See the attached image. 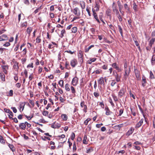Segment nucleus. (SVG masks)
I'll list each match as a JSON object with an SVG mask.
<instances>
[{
    "mask_svg": "<svg viewBox=\"0 0 155 155\" xmlns=\"http://www.w3.org/2000/svg\"><path fill=\"white\" fill-rule=\"evenodd\" d=\"M69 87L70 85L68 84H67L65 85V88L67 91H69L70 90Z\"/></svg>",
    "mask_w": 155,
    "mask_h": 155,
    "instance_id": "36",
    "label": "nucleus"
},
{
    "mask_svg": "<svg viewBox=\"0 0 155 155\" xmlns=\"http://www.w3.org/2000/svg\"><path fill=\"white\" fill-rule=\"evenodd\" d=\"M146 82H147L146 81V78L144 76H143L142 77L141 83H142V86L143 87H144L145 86L146 83Z\"/></svg>",
    "mask_w": 155,
    "mask_h": 155,
    "instance_id": "12",
    "label": "nucleus"
},
{
    "mask_svg": "<svg viewBox=\"0 0 155 155\" xmlns=\"http://www.w3.org/2000/svg\"><path fill=\"white\" fill-rule=\"evenodd\" d=\"M71 88L72 93H75V91L74 88L73 86H71Z\"/></svg>",
    "mask_w": 155,
    "mask_h": 155,
    "instance_id": "60",
    "label": "nucleus"
},
{
    "mask_svg": "<svg viewBox=\"0 0 155 155\" xmlns=\"http://www.w3.org/2000/svg\"><path fill=\"white\" fill-rule=\"evenodd\" d=\"M11 108L13 112L15 113L17 112V110L15 107H12Z\"/></svg>",
    "mask_w": 155,
    "mask_h": 155,
    "instance_id": "63",
    "label": "nucleus"
},
{
    "mask_svg": "<svg viewBox=\"0 0 155 155\" xmlns=\"http://www.w3.org/2000/svg\"><path fill=\"white\" fill-rule=\"evenodd\" d=\"M124 111L123 109H121L119 110V114L118 115V116H121V114L123 113Z\"/></svg>",
    "mask_w": 155,
    "mask_h": 155,
    "instance_id": "50",
    "label": "nucleus"
},
{
    "mask_svg": "<svg viewBox=\"0 0 155 155\" xmlns=\"http://www.w3.org/2000/svg\"><path fill=\"white\" fill-rule=\"evenodd\" d=\"M86 10L87 11V12L88 14V15L89 16H90V17L91 16V13L90 12V11L88 6L87 7L86 9Z\"/></svg>",
    "mask_w": 155,
    "mask_h": 155,
    "instance_id": "47",
    "label": "nucleus"
},
{
    "mask_svg": "<svg viewBox=\"0 0 155 155\" xmlns=\"http://www.w3.org/2000/svg\"><path fill=\"white\" fill-rule=\"evenodd\" d=\"M40 35L38 36L36 39V42L37 43H39L41 42V40L40 38Z\"/></svg>",
    "mask_w": 155,
    "mask_h": 155,
    "instance_id": "43",
    "label": "nucleus"
},
{
    "mask_svg": "<svg viewBox=\"0 0 155 155\" xmlns=\"http://www.w3.org/2000/svg\"><path fill=\"white\" fill-rule=\"evenodd\" d=\"M10 45V44L9 42H7L5 44H4L3 45L5 47H8Z\"/></svg>",
    "mask_w": 155,
    "mask_h": 155,
    "instance_id": "62",
    "label": "nucleus"
},
{
    "mask_svg": "<svg viewBox=\"0 0 155 155\" xmlns=\"http://www.w3.org/2000/svg\"><path fill=\"white\" fill-rule=\"evenodd\" d=\"M77 64L78 61L75 59H73L71 61L70 64L71 66L73 68Z\"/></svg>",
    "mask_w": 155,
    "mask_h": 155,
    "instance_id": "6",
    "label": "nucleus"
},
{
    "mask_svg": "<svg viewBox=\"0 0 155 155\" xmlns=\"http://www.w3.org/2000/svg\"><path fill=\"white\" fill-rule=\"evenodd\" d=\"M9 117L11 119L13 120L14 121L15 123H17L18 122V120L16 118H13L12 117H10L9 115Z\"/></svg>",
    "mask_w": 155,
    "mask_h": 155,
    "instance_id": "42",
    "label": "nucleus"
},
{
    "mask_svg": "<svg viewBox=\"0 0 155 155\" xmlns=\"http://www.w3.org/2000/svg\"><path fill=\"white\" fill-rule=\"evenodd\" d=\"M127 61H126L124 63V70L125 69H127Z\"/></svg>",
    "mask_w": 155,
    "mask_h": 155,
    "instance_id": "61",
    "label": "nucleus"
},
{
    "mask_svg": "<svg viewBox=\"0 0 155 155\" xmlns=\"http://www.w3.org/2000/svg\"><path fill=\"white\" fill-rule=\"evenodd\" d=\"M0 77L2 81H5V75L3 73H0Z\"/></svg>",
    "mask_w": 155,
    "mask_h": 155,
    "instance_id": "21",
    "label": "nucleus"
},
{
    "mask_svg": "<svg viewBox=\"0 0 155 155\" xmlns=\"http://www.w3.org/2000/svg\"><path fill=\"white\" fill-rule=\"evenodd\" d=\"M8 38L6 35L3 34L0 36V41H6L8 40Z\"/></svg>",
    "mask_w": 155,
    "mask_h": 155,
    "instance_id": "5",
    "label": "nucleus"
},
{
    "mask_svg": "<svg viewBox=\"0 0 155 155\" xmlns=\"http://www.w3.org/2000/svg\"><path fill=\"white\" fill-rule=\"evenodd\" d=\"M155 41V38H152L149 41V45L150 46V47L151 46L152 47V45L153 44Z\"/></svg>",
    "mask_w": 155,
    "mask_h": 155,
    "instance_id": "17",
    "label": "nucleus"
},
{
    "mask_svg": "<svg viewBox=\"0 0 155 155\" xmlns=\"http://www.w3.org/2000/svg\"><path fill=\"white\" fill-rule=\"evenodd\" d=\"M34 67L33 64L32 63L31 64H29L27 66V68H33Z\"/></svg>",
    "mask_w": 155,
    "mask_h": 155,
    "instance_id": "54",
    "label": "nucleus"
},
{
    "mask_svg": "<svg viewBox=\"0 0 155 155\" xmlns=\"http://www.w3.org/2000/svg\"><path fill=\"white\" fill-rule=\"evenodd\" d=\"M133 9L135 11V12H137V6L136 4V3L134 2L133 4Z\"/></svg>",
    "mask_w": 155,
    "mask_h": 155,
    "instance_id": "31",
    "label": "nucleus"
},
{
    "mask_svg": "<svg viewBox=\"0 0 155 155\" xmlns=\"http://www.w3.org/2000/svg\"><path fill=\"white\" fill-rule=\"evenodd\" d=\"M42 114L44 116H47L48 115V112L47 111H44L42 113Z\"/></svg>",
    "mask_w": 155,
    "mask_h": 155,
    "instance_id": "51",
    "label": "nucleus"
},
{
    "mask_svg": "<svg viewBox=\"0 0 155 155\" xmlns=\"http://www.w3.org/2000/svg\"><path fill=\"white\" fill-rule=\"evenodd\" d=\"M25 105V103L24 102H21L20 103V110L21 112V109H22V110L21 111H22L23 110H24V106Z\"/></svg>",
    "mask_w": 155,
    "mask_h": 155,
    "instance_id": "14",
    "label": "nucleus"
},
{
    "mask_svg": "<svg viewBox=\"0 0 155 155\" xmlns=\"http://www.w3.org/2000/svg\"><path fill=\"white\" fill-rule=\"evenodd\" d=\"M55 122V125L56 128H58L61 127V125L60 124L56 123V122Z\"/></svg>",
    "mask_w": 155,
    "mask_h": 155,
    "instance_id": "52",
    "label": "nucleus"
},
{
    "mask_svg": "<svg viewBox=\"0 0 155 155\" xmlns=\"http://www.w3.org/2000/svg\"><path fill=\"white\" fill-rule=\"evenodd\" d=\"M2 67L3 70V72L5 74L7 73L6 70L8 69V66L6 65H2Z\"/></svg>",
    "mask_w": 155,
    "mask_h": 155,
    "instance_id": "15",
    "label": "nucleus"
},
{
    "mask_svg": "<svg viewBox=\"0 0 155 155\" xmlns=\"http://www.w3.org/2000/svg\"><path fill=\"white\" fill-rule=\"evenodd\" d=\"M32 28L31 27H30L27 28V32L29 36L30 35V33L32 31Z\"/></svg>",
    "mask_w": 155,
    "mask_h": 155,
    "instance_id": "23",
    "label": "nucleus"
},
{
    "mask_svg": "<svg viewBox=\"0 0 155 155\" xmlns=\"http://www.w3.org/2000/svg\"><path fill=\"white\" fill-rule=\"evenodd\" d=\"M93 15L94 18L95 19L98 23H100V21L98 19L97 15L96 12H94V10L93 9Z\"/></svg>",
    "mask_w": 155,
    "mask_h": 155,
    "instance_id": "3",
    "label": "nucleus"
},
{
    "mask_svg": "<svg viewBox=\"0 0 155 155\" xmlns=\"http://www.w3.org/2000/svg\"><path fill=\"white\" fill-rule=\"evenodd\" d=\"M100 14H102V15H99V18L100 19V20L102 21V22H103V24L104 25V24H105V23L104 21L103 20V19L102 18L103 13L102 12H101L100 13Z\"/></svg>",
    "mask_w": 155,
    "mask_h": 155,
    "instance_id": "32",
    "label": "nucleus"
},
{
    "mask_svg": "<svg viewBox=\"0 0 155 155\" xmlns=\"http://www.w3.org/2000/svg\"><path fill=\"white\" fill-rule=\"evenodd\" d=\"M151 61L152 65H153L155 63V54L153 55L151 59Z\"/></svg>",
    "mask_w": 155,
    "mask_h": 155,
    "instance_id": "22",
    "label": "nucleus"
},
{
    "mask_svg": "<svg viewBox=\"0 0 155 155\" xmlns=\"http://www.w3.org/2000/svg\"><path fill=\"white\" fill-rule=\"evenodd\" d=\"M125 90L124 89H121L119 91L118 95L120 97H122L124 96V94L125 93Z\"/></svg>",
    "mask_w": 155,
    "mask_h": 155,
    "instance_id": "9",
    "label": "nucleus"
},
{
    "mask_svg": "<svg viewBox=\"0 0 155 155\" xmlns=\"http://www.w3.org/2000/svg\"><path fill=\"white\" fill-rule=\"evenodd\" d=\"M75 134L73 132L72 133L71 135V139L72 140H73L75 138Z\"/></svg>",
    "mask_w": 155,
    "mask_h": 155,
    "instance_id": "58",
    "label": "nucleus"
},
{
    "mask_svg": "<svg viewBox=\"0 0 155 155\" xmlns=\"http://www.w3.org/2000/svg\"><path fill=\"white\" fill-rule=\"evenodd\" d=\"M135 74L137 80H140L141 79L140 74L139 71L137 69H134Z\"/></svg>",
    "mask_w": 155,
    "mask_h": 155,
    "instance_id": "2",
    "label": "nucleus"
},
{
    "mask_svg": "<svg viewBox=\"0 0 155 155\" xmlns=\"http://www.w3.org/2000/svg\"><path fill=\"white\" fill-rule=\"evenodd\" d=\"M123 126V124H121L115 126V127H118V129H120L121 127H122Z\"/></svg>",
    "mask_w": 155,
    "mask_h": 155,
    "instance_id": "57",
    "label": "nucleus"
},
{
    "mask_svg": "<svg viewBox=\"0 0 155 155\" xmlns=\"http://www.w3.org/2000/svg\"><path fill=\"white\" fill-rule=\"evenodd\" d=\"M13 91L12 90H10L8 94H7L8 96H12L13 94Z\"/></svg>",
    "mask_w": 155,
    "mask_h": 155,
    "instance_id": "46",
    "label": "nucleus"
},
{
    "mask_svg": "<svg viewBox=\"0 0 155 155\" xmlns=\"http://www.w3.org/2000/svg\"><path fill=\"white\" fill-rule=\"evenodd\" d=\"M13 67L15 69H16L17 71H18V69L19 68V67L18 66V64H15L14 65Z\"/></svg>",
    "mask_w": 155,
    "mask_h": 155,
    "instance_id": "48",
    "label": "nucleus"
},
{
    "mask_svg": "<svg viewBox=\"0 0 155 155\" xmlns=\"http://www.w3.org/2000/svg\"><path fill=\"white\" fill-rule=\"evenodd\" d=\"M4 110L5 112L9 113L12 116V117L13 116V113L10 110L5 108Z\"/></svg>",
    "mask_w": 155,
    "mask_h": 155,
    "instance_id": "19",
    "label": "nucleus"
},
{
    "mask_svg": "<svg viewBox=\"0 0 155 155\" xmlns=\"http://www.w3.org/2000/svg\"><path fill=\"white\" fill-rule=\"evenodd\" d=\"M73 12L77 16H79L80 15V10L78 7H76L74 9Z\"/></svg>",
    "mask_w": 155,
    "mask_h": 155,
    "instance_id": "4",
    "label": "nucleus"
},
{
    "mask_svg": "<svg viewBox=\"0 0 155 155\" xmlns=\"http://www.w3.org/2000/svg\"><path fill=\"white\" fill-rule=\"evenodd\" d=\"M115 78L117 82H119L120 81V77L119 76H118L117 75V74L115 76Z\"/></svg>",
    "mask_w": 155,
    "mask_h": 155,
    "instance_id": "55",
    "label": "nucleus"
},
{
    "mask_svg": "<svg viewBox=\"0 0 155 155\" xmlns=\"http://www.w3.org/2000/svg\"><path fill=\"white\" fill-rule=\"evenodd\" d=\"M77 28L76 27H74L71 29L72 32L73 33H75L77 31Z\"/></svg>",
    "mask_w": 155,
    "mask_h": 155,
    "instance_id": "39",
    "label": "nucleus"
},
{
    "mask_svg": "<svg viewBox=\"0 0 155 155\" xmlns=\"http://www.w3.org/2000/svg\"><path fill=\"white\" fill-rule=\"evenodd\" d=\"M80 5L82 9H84L85 8V4L84 2H82L80 3Z\"/></svg>",
    "mask_w": 155,
    "mask_h": 155,
    "instance_id": "38",
    "label": "nucleus"
},
{
    "mask_svg": "<svg viewBox=\"0 0 155 155\" xmlns=\"http://www.w3.org/2000/svg\"><path fill=\"white\" fill-rule=\"evenodd\" d=\"M61 117L62 119L64 121H66L68 119V117L65 114H62Z\"/></svg>",
    "mask_w": 155,
    "mask_h": 155,
    "instance_id": "29",
    "label": "nucleus"
},
{
    "mask_svg": "<svg viewBox=\"0 0 155 155\" xmlns=\"http://www.w3.org/2000/svg\"><path fill=\"white\" fill-rule=\"evenodd\" d=\"M8 146L11 150L13 151L14 152L15 150V148L14 147V146L12 144L8 143Z\"/></svg>",
    "mask_w": 155,
    "mask_h": 155,
    "instance_id": "18",
    "label": "nucleus"
},
{
    "mask_svg": "<svg viewBox=\"0 0 155 155\" xmlns=\"http://www.w3.org/2000/svg\"><path fill=\"white\" fill-rule=\"evenodd\" d=\"M78 55V56L79 58H83V52L81 51H80L79 52Z\"/></svg>",
    "mask_w": 155,
    "mask_h": 155,
    "instance_id": "37",
    "label": "nucleus"
},
{
    "mask_svg": "<svg viewBox=\"0 0 155 155\" xmlns=\"http://www.w3.org/2000/svg\"><path fill=\"white\" fill-rule=\"evenodd\" d=\"M143 121V119H141L136 124L135 128L136 129L139 128L142 125Z\"/></svg>",
    "mask_w": 155,
    "mask_h": 155,
    "instance_id": "7",
    "label": "nucleus"
},
{
    "mask_svg": "<svg viewBox=\"0 0 155 155\" xmlns=\"http://www.w3.org/2000/svg\"><path fill=\"white\" fill-rule=\"evenodd\" d=\"M124 9L127 10V12H128L130 10V9L129 7L128 6L127 4L126 3L124 4Z\"/></svg>",
    "mask_w": 155,
    "mask_h": 155,
    "instance_id": "25",
    "label": "nucleus"
},
{
    "mask_svg": "<svg viewBox=\"0 0 155 155\" xmlns=\"http://www.w3.org/2000/svg\"><path fill=\"white\" fill-rule=\"evenodd\" d=\"M93 150V148L92 147H91L90 148L87 149L86 150V153H90L91 152H92Z\"/></svg>",
    "mask_w": 155,
    "mask_h": 155,
    "instance_id": "40",
    "label": "nucleus"
},
{
    "mask_svg": "<svg viewBox=\"0 0 155 155\" xmlns=\"http://www.w3.org/2000/svg\"><path fill=\"white\" fill-rule=\"evenodd\" d=\"M94 8L92 9L93 12V9L94 10V12H96L99 11L100 8V5L98 2H95L94 4Z\"/></svg>",
    "mask_w": 155,
    "mask_h": 155,
    "instance_id": "1",
    "label": "nucleus"
},
{
    "mask_svg": "<svg viewBox=\"0 0 155 155\" xmlns=\"http://www.w3.org/2000/svg\"><path fill=\"white\" fill-rule=\"evenodd\" d=\"M91 120L90 118H87L84 121V124L85 125H87L88 124V122Z\"/></svg>",
    "mask_w": 155,
    "mask_h": 155,
    "instance_id": "49",
    "label": "nucleus"
},
{
    "mask_svg": "<svg viewBox=\"0 0 155 155\" xmlns=\"http://www.w3.org/2000/svg\"><path fill=\"white\" fill-rule=\"evenodd\" d=\"M105 110L106 111L105 114L107 115H109L112 113L107 107H105Z\"/></svg>",
    "mask_w": 155,
    "mask_h": 155,
    "instance_id": "10",
    "label": "nucleus"
},
{
    "mask_svg": "<svg viewBox=\"0 0 155 155\" xmlns=\"http://www.w3.org/2000/svg\"><path fill=\"white\" fill-rule=\"evenodd\" d=\"M150 79H154L155 78L152 72V71H150Z\"/></svg>",
    "mask_w": 155,
    "mask_h": 155,
    "instance_id": "45",
    "label": "nucleus"
},
{
    "mask_svg": "<svg viewBox=\"0 0 155 155\" xmlns=\"http://www.w3.org/2000/svg\"><path fill=\"white\" fill-rule=\"evenodd\" d=\"M94 46V45H90V46L88 47L87 48H85V52H87L92 47H93Z\"/></svg>",
    "mask_w": 155,
    "mask_h": 155,
    "instance_id": "35",
    "label": "nucleus"
},
{
    "mask_svg": "<svg viewBox=\"0 0 155 155\" xmlns=\"http://www.w3.org/2000/svg\"><path fill=\"white\" fill-rule=\"evenodd\" d=\"M42 139L44 140V141H46V139H47L48 140H51V139L48 137H46L45 136H44V137H41Z\"/></svg>",
    "mask_w": 155,
    "mask_h": 155,
    "instance_id": "44",
    "label": "nucleus"
},
{
    "mask_svg": "<svg viewBox=\"0 0 155 155\" xmlns=\"http://www.w3.org/2000/svg\"><path fill=\"white\" fill-rule=\"evenodd\" d=\"M111 13V10L110 9H108L106 11V13L107 15L111 19V15L110 14Z\"/></svg>",
    "mask_w": 155,
    "mask_h": 155,
    "instance_id": "16",
    "label": "nucleus"
},
{
    "mask_svg": "<svg viewBox=\"0 0 155 155\" xmlns=\"http://www.w3.org/2000/svg\"><path fill=\"white\" fill-rule=\"evenodd\" d=\"M78 78L77 77L74 78L72 80V84L74 86H76L78 82Z\"/></svg>",
    "mask_w": 155,
    "mask_h": 155,
    "instance_id": "8",
    "label": "nucleus"
},
{
    "mask_svg": "<svg viewBox=\"0 0 155 155\" xmlns=\"http://www.w3.org/2000/svg\"><path fill=\"white\" fill-rule=\"evenodd\" d=\"M33 78V74H30L29 77V79L30 81H31Z\"/></svg>",
    "mask_w": 155,
    "mask_h": 155,
    "instance_id": "64",
    "label": "nucleus"
},
{
    "mask_svg": "<svg viewBox=\"0 0 155 155\" xmlns=\"http://www.w3.org/2000/svg\"><path fill=\"white\" fill-rule=\"evenodd\" d=\"M66 33L65 30V29H63L61 32V34L59 35L60 37L61 38H62L64 36V35Z\"/></svg>",
    "mask_w": 155,
    "mask_h": 155,
    "instance_id": "27",
    "label": "nucleus"
},
{
    "mask_svg": "<svg viewBox=\"0 0 155 155\" xmlns=\"http://www.w3.org/2000/svg\"><path fill=\"white\" fill-rule=\"evenodd\" d=\"M87 136L85 135L84 136L83 140V143L84 144H87Z\"/></svg>",
    "mask_w": 155,
    "mask_h": 155,
    "instance_id": "28",
    "label": "nucleus"
},
{
    "mask_svg": "<svg viewBox=\"0 0 155 155\" xmlns=\"http://www.w3.org/2000/svg\"><path fill=\"white\" fill-rule=\"evenodd\" d=\"M102 71L100 69H99L96 70L95 71H94L92 73L93 74L95 72L96 74H99L101 73Z\"/></svg>",
    "mask_w": 155,
    "mask_h": 155,
    "instance_id": "34",
    "label": "nucleus"
},
{
    "mask_svg": "<svg viewBox=\"0 0 155 155\" xmlns=\"http://www.w3.org/2000/svg\"><path fill=\"white\" fill-rule=\"evenodd\" d=\"M27 26V23L26 21L22 23L21 25V28H26Z\"/></svg>",
    "mask_w": 155,
    "mask_h": 155,
    "instance_id": "33",
    "label": "nucleus"
},
{
    "mask_svg": "<svg viewBox=\"0 0 155 155\" xmlns=\"http://www.w3.org/2000/svg\"><path fill=\"white\" fill-rule=\"evenodd\" d=\"M102 68L104 70H106L107 69V65L105 64L102 66Z\"/></svg>",
    "mask_w": 155,
    "mask_h": 155,
    "instance_id": "53",
    "label": "nucleus"
},
{
    "mask_svg": "<svg viewBox=\"0 0 155 155\" xmlns=\"http://www.w3.org/2000/svg\"><path fill=\"white\" fill-rule=\"evenodd\" d=\"M113 12L116 13V15H118L119 14V12L117 8V7L112 8Z\"/></svg>",
    "mask_w": 155,
    "mask_h": 155,
    "instance_id": "24",
    "label": "nucleus"
},
{
    "mask_svg": "<svg viewBox=\"0 0 155 155\" xmlns=\"http://www.w3.org/2000/svg\"><path fill=\"white\" fill-rule=\"evenodd\" d=\"M6 140L4 139L3 137L0 135V142L1 143L4 144L5 143Z\"/></svg>",
    "mask_w": 155,
    "mask_h": 155,
    "instance_id": "20",
    "label": "nucleus"
},
{
    "mask_svg": "<svg viewBox=\"0 0 155 155\" xmlns=\"http://www.w3.org/2000/svg\"><path fill=\"white\" fill-rule=\"evenodd\" d=\"M118 29L119 30V32L120 34V35L122 36H123V30L121 28V26L120 25H118Z\"/></svg>",
    "mask_w": 155,
    "mask_h": 155,
    "instance_id": "30",
    "label": "nucleus"
},
{
    "mask_svg": "<svg viewBox=\"0 0 155 155\" xmlns=\"http://www.w3.org/2000/svg\"><path fill=\"white\" fill-rule=\"evenodd\" d=\"M19 127L21 129L25 130L26 128V125L24 123H22L19 124Z\"/></svg>",
    "mask_w": 155,
    "mask_h": 155,
    "instance_id": "13",
    "label": "nucleus"
},
{
    "mask_svg": "<svg viewBox=\"0 0 155 155\" xmlns=\"http://www.w3.org/2000/svg\"><path fill=\"white\" fill-rule=\"evenodd\" d=\"M98 81V83L100 85H104V78L103 77H101Z\"/></svg>",
    "mask_w": 155,
    "mask_h": 155,
    "instance_id": "11",
    "label": "nucleus"
},
{
    "mask_svg": "<svg viewBox=\"0 0 155 155\" xmlns=\"http://www.w3.org/2000/svg\"><path fill=\"white\" fill-rule=\"evenodd\" d=\"M29 103L32 105L33 107H34L35 105L34 101L30 99L29 100Z\"/></svg>",
    "mask_w": 155,
    "mask_h": 155,
    "instance_id": "59",
    "label": "nucleus"
},
{
    "mask_svg": "<svg viewBox=\"0 0 155 155\" xmlns=\"http://www.w3.org/2000/svg\"><path fill=\"white\" fill-rule=\"evenodd\" d=\"M59 84L62 87H64V81L62 80H60L58 82Z\"/></svg>",
    "mask_w": 155,
    "mask_h": 155,
    "instance_id": "41",
    "label": "nucleus"
},
{
    "mask_svg": "<svg viewBox=\"0 0 155 155\" xmlns=\"http://www.w3.org/2000/svg\"><path fill=\"white\" fill-rule=\"evenodd\" d=\"M134 131V129L132 128H131L127 132V135L129 136L132 134Z\"/></svg>",
    "mask_w": 155,
    "mask_h": 155,
    "instance_id": "26",
    "label": "nucleus"
},
{
    "mask_svg": "<svg viewBox=\"0 0 155 155\" xmlns=\"http://www.w3.org/2000/svg\"><path fill=\"white\" fill-rule=\"evenodd\" d=\"M117 15H118L117 18L119 19V21L120 22L122 21L123 20L121 15H120L119 13Z\"/></svg>",
    "mask_w": 155,
    "mask_h": 155,
    "instance_id": "56",
    "label": "nucleus"
}]
</instances>
